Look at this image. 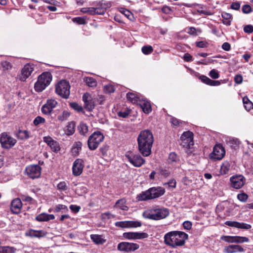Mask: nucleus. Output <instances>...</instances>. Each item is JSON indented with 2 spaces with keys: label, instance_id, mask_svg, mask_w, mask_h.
<instances>
[{
  "label": "nucleus",
  "instance_id": "f257e3e1",
  "mask_svg": "<svg viewBox=\"0 0 253 253\" xmlns=\"http://www.w3.org/2000/svg\"><path fill=\"white\" fill-rule=\"evenodd\" d=\"M154 140L153 134L151 130L144 129L140 132L137 138L138 149L143 156L150 155Z\"/></svg>",
  "mask_w": 253,
  "mask_h": 253
},
{
  "label": "nucleus",
  "instance_id": "f03ea898",
  "mask_svg": "<svg viewBox=\"0 0 253 253\" xmlns=\"http://www.w3.org/2000/svg\"><path fill=\"white\" fill-rule=\"evenodd\" d=\"M188 237V235L182 231H170L165 235L164 242L167 245L176 248L183 246Z\"/></svg>",
  "mask_w": 253,
  "mask_h": 253
},
{
  "label": "nucleus",
  "instance_id": "7ed1b4c3",
  "mask_svg": "<svg viewBox=\"0 0 253 253\" xmlns=\"http://www.w3.org/2000/svg\"><path fill=\"white\" fill-rule=\"evenodd\" d=\"M165 193V190L162 187H154L148 190L142 192L137 195V199L139 201H147L160 197Z\"/></svg>",
  "mask_w": 253,
  "mask_h": 253
},
{
  "label": "nucleus",
  "instance_id": "20e7f679",
  "mask_svg": "<svg viewBox=\"0 0 253 253\" xmlns=\"http://www.w3.org/2000/svg\"><path fill=\"white\" fill-rule=\"evenodd\" d=\"M169 215V211L165 208H152L145 211L143 216L148 219L158 220L166 218Z\"/></svg>",
  "mask_w": 253,
  "mask_h": 253
},
{
  "label": "nucleus",
  "instance_id": "39448f33",
  "mask_svg": "<svg viewBox=\"0 0 253 253\" xmlns=\"http://www.w3.org/2000/svg\"><path fill=\"white\" fill-rule=\"evenodd\" d=\"M52 81L51 74L44 72L41 75L35 84V89L38 92H41L48 86Z\"/></svg>",
  "mask_w": 253,
  "mask_h": 253
},
{
  "label": "nucleus",
  "instance_id": "423d86ee",
  "mask_svg": "<svg viewBox=\"0 0 253 253\" xmlns=\"http://www.w3.org/2000/svg\"><path fill=\"white\" fill-rule=\"evenodd\" d=\"M104 138L103 134L99 131L93 133L88 139L87 143L89 148L91 150L96 149L99 144L103 141Z\"/></svg>",
  "mask_w": 253,
  "mask_h": 253
},
{
  "label": "nucleus",
  "instance_id": "0eeeda50",
  "mask_svg": "<svg viewBox=\"0 0 253 253\" xmlns=\"http://www.w3.org/2000/svg\"><path fill=\"white\" fill-rule=\"evenodd\" d=\"M70 86L68 82L63 80L59 82L55 87L56 93L64 98H68Z\"/></svg>",
  "mask_w": 253,
  "mask_h": 253
},
{
  "label": "nucleus",
  "instance_id": "6e6552de",
  "mask_svg": "<svg viewBox=\"0 0 253 253\" xmlns=\"http://www.w3.org/2000/svg\"><path fill=\"white\" fill-rule=\"evenodd\" d=\"M179 144L183 148H190L194 145L193 133L190 131L184 132L180 137Z\"/></svg>",
  "mask_w": 253,
  "mask_h": 253
},
{
  "label": "nucleus",
  "instance_id": "1a4fd4ad",
  "mask_svg": "<svg viewBox=\"0 0 253 253\" xmlns=\"http://www.w3.org/2000/svg\"><path fill=\"white\" fill-rule=\"evenodd\" d=\"M0 142L1 147L4 149H10L16 143V140L6 132H3L0 136Z\"/></svg>",
  "mask_w": 253,
  "mask_h": 253
},
{
  "label": "nucleus",
  "instance_id": "9d476101",
  "mask_svg": "<svg viewBox=\"0 0 253 253\" xmlns=\"http://www.w3.org/2000/svg\"><path fill=\"white\" fill-rule=\"evenodd\" d=\"M225 151L222 145L218 144L214 146L213 151L210 155V158L214 160H220L224 156Z\"/></svg>",
  "mask_w": 253,
  "mask_h": 253
},
{
  "label": "nucleus",
  "instance_id": "9b49d317",
  "mask_svg": "<svg viewBox=\"0 0 253 253\" xmlns=\"http://www.w3.org/2000/svg\"><path fill=\"white\" fill-rule=\"evenodd\" d=\"M139 248V245L136 243L122 242L118 245L117 249L123 252H134Z\"/></svg>",
  "mask_w": 253,
  "mask_h": 253
},
{
  "label": "nucleus",
  "instance_id": "f8f14e48",
  "mask_svg": "<svg viewBox=\"0 0 253 253\" xmlns=\"http://www.w3.org/2000/svg\"><path fill=\"white\" fill-rule=\"evenodd\" d=\"M231 186L234 189L241 188L246 182V178L242 175H234L230 178Z\"/></svg>",
  "mask_w": 253,
  "mask_h": 253
},
{
  "label": "nucleus",
  "instance_id": "ddd939ff",
  "mask_svg": "<svg viewBox=\"0 0 253 253\" xmlns=\"http://www.w3.org/2000/svg\"><path fill=\"white\" fill-rule=\"evenodd\" d=\"M25 171L27 174L32 179L39 177L41 174V168L38 165L29 166L26 167Z\"/></svg>",
  "mask_w": 253,
  "mask_h": 253
},
{
  "label": "nucleus",
  "instance_id": "4468645a",
  "mask_svg": "<svg viewBox=\"0 0 253 253\" xmlns=\"http://www.w3.org/2000/svg\"><path fill=\"white\" fill-rule=\"evenodd\" d=\"M127 160L135 167H140L145 163V160L139 154L126 155Z\"/></svg>",
  "mask_w": 253,
  "mask_h": 253
},
{
  "label": "nucleus",
  "instance_id": "2eb2a0df",
  "mask_svg": "<svg viewBox=\"0 0 253 253\" xmlns=\"http://www.w3.org/2000/svg\"><path fill=\"white\" fill-rule=\"evenodd\" d=\"M34 70V66L33 65L29 64L25 65L21 70V74L19 76V80L21 81L25 82Z\"/></svg>",
  "mask_w": 253,
  "mask_h": 253
},
{
  "label": "nucleus",
  "instance_id": "dca6fc26",
  "mask_svg": "<svg viewBox=\"0 0 253 253\" xmlns=\"http://www.w3.org/2000/svg\"><path fill=\"white\" fill-rule=\"evenodd\" d=\"M57 102L53 99H49L46 101L42 108V112L45 115L49 114L52 111L53 109L56 107Z\"/></svg>",
  "mask_w": 253,
  "mask_h": 253
},
{
  "label": "nucleus",
  "instance_id": "f3484780",
  "mask_svg": "<svg viewBox=\"0 0 253 253\" xmlns=\"http://www.w3.org/2000/svg\"><path fill=\"white\" fill-rule=\"evenodd\" d=\"M84 167L83 160L81 159H76L73 163L72 167L73 175L75 176L81 175L83 172Z\"/></svg>",
  "mask_w": 253,
  "mask_h": 253
},
{
  "label": "nucleus",
  "instance_id": "a211bd4d",
  "mask_svg": "<svg viewBox=\"0 0 253 253\" xmlns=\"http://www.w3.org/2000/svg\"><path fill=\"white\" fill-rule=\"evenodd\" d=\"M43 140L50 147L53 152L57 153L60 151V147L58 142L55 141L51 137L49 136H44L43 138Z\"/></svg>",
  "mask_w": 253,
  "mask_h": 253
},
{
  "label": "nucleus",
  "instance_id": "6ab92c4d",
  "mask_svg": "<svg viewBox=\"0 0 253 253\" xmlns=\"http://www.w3.org/2000/svg\"><path fill=\"white\" fill-rule=\"evenodd\" d=\"M123 236L127 239H142L148 237V235L146 233L142 232H126L123 234Z\"/></svg>",
  "mask_w": 253,
  "mask_h": 253
},
{
  "label": "nucleus",
  "instance_id": "aec40b11",
  "mask_svg": "<svg viewBox=\"0 0 253 253\" xmlns=\"http://www.w3.org/2000/svg\"><path fill=\"white\" fill-rule=\"evenodd\" d=\"M225 224L230 227H235L238 229L249 230L252 228L251 225L244 222L237 221H226Z\"/></svg>",
  "mask_w": 253,
  "mask_h": 253
},
{
  "label": "nucleus",
  "instance_id": "412c9836",
  "mask_svg": "<svg viewBox=\"0 0 253 253\" xmlns=\"http://www.w3.org/2000/svg\"><path fill=\"white\" fill-rule=\"evenodd\" d=\"M22 207V203L21 200L19 198H16L12 201L10 209L14 214H18L20 212Z\"/></svg>",
  "mask_w": 253,
  "mask_h": 253
},
{
  "label": "nucleus",
  "instance_id": "4be33fe9",
  "mask_svg": "<svg viewBox=\"0 0 253 253\" xmlns=\"http://www.w3.org/2000/svg\"><path fill=\"white\" fill-rule=\"evenodd\" d=\"M245 249L238 245H231L225 247L223 252L225 253H235L237 252H244Z\"/></svg>",
  "mask_w": 253,
  "mask_h": 253
},
{
  "label": "nucleus",
  "instance_id": "5701e85b",
  "mask_svg": "<svg viewBox=\"0 0 253 253\" xmlns=\"http://www.w3.org/2000/svg\"><path fill=\"white\" fill-rule=\"evenodd\" d=\"M138 105L145 114H149L152 111L151 106L150 102L146 100L143 97H142V99L138 103Z\"/></svg>",
  "mask_w": 253,
  "mask_h": 253
},
{
  "label": "nucleus",
  "instance_id": "b1692460",
  "mask_svg": "<svg viewBox=\"0 0 253 253\" xmlns=\"http://www.w3.org/2000/svg\"><path fill=\"white\" fill-rule=\"evenodd\" d=\"M126 97L127 100L132 103L138 104L143 96L139 94L128 92L126 94Z\"/></svg>",
  "mask_w": 253,
  "mask_h": 253
},
{
  "label": "nucleus",
  "instance_id": "393cba45",
  "mask_svg": "<svg viewBox=\"0 0 253 253\" xmlns=\"http://www.w3.org/2000/svg\"><path fill=\"white\" fill-rule=\"evenodd\" d=\"M55 218V216L53 214H49L46 213H42L36 217V220L40 221H48L50 220H53Z\"/></svg>",
  "mask_w": 253,
  "mask_h": 253
},
{
  "label": "nucleus",
  "instance_id": "a878e982",
  "mask_svg": "<svg viewBox=\"0 0 253 253\" xmlns=\"http://www.w3.org/2000/svg\"><path fill=\"white\" fill-rule=\"evenodd\" d=\"M27 235L31 237L41 238L45 236L46 233L43 230H30Z\"/></svg>",
  "mask_w": 253,
  "mask_h": 253
},
{
  "label": "nucleus",
  "instance_id": "bb28decb",
  "mask_svg": "<svg viewBox=\"0 0 253 253\" xmlns=\"http://www.w3.org/2000/svg\"><path fill=\"white\" fill-rule=\"evenodd\" d=\"M226 142L227 143H228L231 147L233 148H236L240 144V141L239 140V139L234 137H227L226 138Z\"/></svg>",
  "mask_w": 253,
  "mask_h": 253
},
{
  "label": "nucleus",
  "instance_id": "cd10ccee",
  "mask_svg": "<svg viewBox=\"0 0 253 253\" xmlns=\"http://www.w3.org/2000/svg\"><path fill=\"white\" fill-rule=\"evenodd\" d=\"M230 168V165L227 161H224L220 167V173L222 175L226 174L228 173Z\"/></svg>",
  "mask_w": 253,
  "mask_h": 253
},
{
  "label": "nucleus",
  "instance_id": "c85d7f7f",
  "mask_svg": "<svg viewBox=\"0 0 253 253\" xmlns=\"http://www.w3.org/2000/svg\"><path fill=\"white\" fill-rule=\"evenodd\" d=\"M82 144L81 142H76L72 147L71 152L73 155L77 156L82 149Z\"/></svg>",
  "mask_w": 253,
  "mask_h": 253
},
{
  "label": "nucleus",
  "instance_id": "c756f323",
  "mask_svg": "<svg viewBox=\"0 0 253 253\" xmlns=\"http://www.w3.org/2000/svg\"><path fill=\"white\" fill-rule=\"evenodd\" d=\"M90 238L96 244H103L105 242V240L101 235H91Z\"/></svg>",
  "mask_w": 253,
  "mask_h": 253
},
{
  "label": "nucleus",
  "instance_id": "7c9ffc66",
  "mask_svg": "<svg viewBox=\"0 0 253 253\" xmlns=\"http://www.w3.org/2000/svg\"><path fill=\"white\" fill-rule=\"evenodd\" d=\"M87 189L85 186L82 184L77 186L75 189V192L79 196H83L87 193Z\"/></svg>",
  "mask_w": 253,
  "mask_h": 253
},
{
  "label": "nucleus",
  "instance_id": "2f4dec72",
  "mask_svg": "<svg viewBox=\"0 0 253 253\" xmlns=\"http://www.w3.org/2000/svg\"><path fill=\"white\" fill-rule=\"evenodd\" d=\"M126 201L124 199H120L117 201L115 206L123 211H127L128 209L127 206L126 205Z\"/></svg>",
  "mask_w": 253,
  "mask_h": 253
},
{
  "label": "nucleus",
  "instance_id": "473e14b6",
  "mask_svg": "<svg viewBox=\"0 0 253 253\" xmlns=\"http://www.w3.org/2000/svg\"><path fill=\"white\" fill-rule=\"evenodd\" d=\"M16 249L10 246H0V253H15Z\"/></svg>",
  "mask_w": 253,
  "mask_h": 253
},
{
  "label": "nucleus",
  "instance_id": "72a5a7b5",
  "mask_svg": "<svg viewBox=\"0 0 253 253\" xmlns=\"http://www.w3.org/2000/svg\"><path fill=\"white\" fill-rule=\"evenodd\" d=\"M243 102L244 103L245 108L247 111H249L253 108V103L249 99V98L247 97H243Z\"/></svg>",
  "mask_w": 253,
  "mask_h": 253
},
{
  "label": "nucleus",
  "instance_id": "f704fd0d",
  "mask_svg": "<svg viewBox=\"0 0 253 253\" xmlns=\"http://www.w3.org/2000/svg\"><path fill=\"white\" fill-rule=\"evenodd\" d=\"M78 130L81 134L85 135L88 132V126L86 124L81 122L78 126Z\"/></svg>",
  "mask_w": 253,
  "mask_h": 253
},
{
  "label": "nucleus",
  "instance_id": "c9c22d12",
  "mask_svg": "<svg viewBox=\"0 0 253 253\" xmlns=\"http://www.w3.org/2000/svg\"><path fill=\"white\" fill-rule=\"evenodd\" d=\"M17 137L20 139H25L29 138V132L27 130H19L17 133Z\"/></svg>",
  "mask_w": 253,
  "mask_h": 253
},
{
  "label": "nucleus",
  "instance_id": "e433bc0d",
  "mask_svg": "<svg viewBox=\"0 0 253 253\" xmlns=\"http://www.w3.org/2000/svg\"><path fill=\"white\" fill-rule=\"evenodd\" d=\"M75 124L74 122H71L67 126L66 133L68 135H72L75 132Z\"/></svg>",
  "mask_w": 253,
  "mask_h": 253
},
{
  "label": "nucleus",
  "instance_id": "4c0bfd02",
  "mask_svg": "<svg viewBox=\"0 0 253 253\" xmlns=\"http://www.w3.org/2000/svg\"><path fill=\"white\" fill-rule=\"evenodd\" d=\"M57 189L61 191H65L68 189L67 182L66 181H61L57 185Z\"/></svg>",
  "mask_w": 253,
  "mask_h": 253
},
{
  "label": "nucleus",
  "instance_id": "58836bf2",
  "mask_svg": "<svg viewBox=\"0 0 253 253\" xmlns=\"http://www.w3.org/2000/svg\"><path fill=\"white\" fill-rule=\"evenodd\" d=\"M84 81L86 84L89 87H95L97 84L96 81L92 77L85 78Z\"/></svg>",
  "mask_w": 253,
  "mask_h": 253
},
{
  "label": "nucleus",
  "instance_id": "ea45409f",
  "mask_svg": "<svg viewBox=\"0 0 253 253\" xmlns=\"http://www.w3.org/2000/svg\"><path fill=\"white\" fill-rule=\"evenodd\" d=\"M1 66L5 72H9L12 68V65L7 61H3L1 63Z\"/></svg>",
  "mask_w": 253,
  "mask_h": 253
},
{
  "label": "nucleus",
  "instance_id": "a19ab883",
  "mask_svg": "<svg viewBox=\"0 0 253 253\" xmlns=\"http://www.w3.org/2000/svg\"><path fill=\"white\" fill-rule=\"evenodd\" d=\"M94 7H84L82 8L80 10L81 12L84 13H87L90 15H94L95 11Z\"/></svg>",
  "mask_w": 253,
  "mask_h": 253
},
{
  "label": "nucleus",
  "instance_id": "79ce46f5",
  "mask_svg": "<svg viewBox=\"0 0 253 253\" xmlns=\"http://www.w3.org/2000/svg\"><path fill=\"white\" fill-rule=\"evenodd\" d=\"M70 107L74 110L78 112H82L83 111V108L82 106L76 102H72L70 104Z\"/></svg>",
  "mask_w": 253,
  "mask_h": 253
},
{
  "label": "nucleus",
  "instance_id": "37998d69",
  "mask_svg": "<svg viewBox=\"0 0 253 253\" xmlns=\"http://www.w3.org/2000/svg\"><path fill=\"white\" fill-rule=\"evenodd\" d=\"M169 160L171 162H177L179 161V158L174 152H171L169 154Z\"/></svg>",
  "mask_w": 253,
  "mask_h": 253
},
{
  "label": "nucleus",
  "instance_id": "c03bdc74",
  "mask_svg": "<svg viewBox=\"0 0 253 253\" xmlns=\"http://www.w3.org/2000/svg\"><path fill=\"white\" fill-rule=\"evenodd\" d=\"M68 209L67 207L65 205H62V204H59V205H56L54 208V211L57 212H60V211H68Z\"/></svg>",
  "mask_w": 253,
  "mask_h": 253
},
{
  "label": "nucleus",
  "instance_id": "a18cd8bd",
  "mask_svg": "<svg viewBox=\"0 0 253 253\" xmlns=\"http://www.w3.org/2000/svg\"><path fill=\"white\" fill-rule=\"evenodd\" d=\"M235 240L234 241L235 243H243L244 242H249V239L246 237H241V236H235Z\"/></svg>",
  "mask_w": 253,
  "mask_h": 253
},
{
  "label": "nucleus",
  "instance_id": "49530a36",
  "mask_svg": "<svg viewBox=\"0 0 253 253\" xmlns=\"http://www.w3.org/2000/svg\"><path fill=\"white\" fill-rule=\"evenodd\" d=\"M104 90L105 92L107 93H110L114 92L115 91V87L110 84H108L105 85L104 87Z\"/></svg>",
  "mask_w": 253,
  "mask_h": 253
},
{
  "label": "nucleus",
  "instance_id": "de8ad7c7",
  "mask_svg": "<svg viewBox=\"0 0 253 253\" xmlns=\"http://www.w3.org/2000/svg\"><path fill=\"white\" fill-rule=\"evenodd\" d=\"M235 236H222L221 239L228 243H235Z\"/></svg>",
  "mask_w": 253,
  "mask_h": 253
},
{
  "label": "nucleus",
  "instance_id": "09e8293b",
  "mask_svg": "<svg viewBox=\"0 0 253 253\" xmlns=\"http://www.w3.org/2000/svg\"><path fill=\"white\" fill-rule=\"evenodd\" d=\"M153 50L151 45L144 46L142 47V51L144 54H150Z\"/></svg>",
  "mask_w": 253,
  "mask_h": 253
},
{
  "label": "nucleus",
  "instance_id": "8fccbe9b",
  "mask_svg": "<svg viewBox=\"0 0 253 253\" xmlns=\"http://www.w3.org/2000/svg\"><path fill=\"white\" fill-rule=\"evenodd\" d=\"M84 107L89 111L92 110L94 107V104L93 101H92L91 98L89 100V101H87L86 103H84Z\"/></svg>",
  "mask_w": 253,
  "mask_h": 253
},
{
  "label": "nucleus",
  "instance_id": "3c124183",
  "mask_svg": "<svg viewBox=\"0 0 253 253\" xmlns=\"http://www.w3.org/2000/svg\"><path fill=\"white\" fill-rule=\"evenodd\" d=\"M114 217H115V216L114 215L112 214L109 212H106L103 213L101 215V218L103 220L111 219V218H114Z\"/></svg>",
  "mask_w": 253,
  "mask_h": 253
},
{
  "label": "nucleus",
  "instance_id": "603ef678",
  "mask_svg": "<svg viewBox=\"0 0 253 253\" xmlns=\"http://www.w3.org/2000/svg\"><path fill=\"white\" fill-rule=\"evenodd\" d=\"M248 198V196L245 193H242L238 194L237 198L238 199L242 202H245L247 201Z\"/></svg>",
  "mask_w": 253,
  "mask_h": 253
},
{
  "label": "nucleus",
  "instance_id": "864d4df0",
  "mask_svg": "<svg viewBox=\"0 0 253 253\" xmlns=\"http://www.w3.org/2000/svg\"><path fill=\"white\" fill-rule=\"evenodd\" d=\"M141 226V223L137 221H128V227H137Z\"/></svg>",
  "mask_w": 253,
  "mask_h": 253
},
{
  "label": "nucleus",
  "instance_id": "5fc2aeb1",
  "mask_svg": "<svg viewBox=\"0 0 253 253\" xmlns=\"http://www.w3.org/2000/svg\"><path fill=\"white\" fill-rule=\"evenodd\" d=\"M209 76L214 79H218L219 77V73L215 69L211 70L209 73Z\"/></svg>",
  "mask_w": 253,
  "mask_h": 253
},
{
  "label": "nucleus",
  "instance_id": "6e6d98bb",
  "mask_svg": "<svg viewBox=\"0 0 253 253\" xmlns=\"http://www.w3.org/2000/svg\"><path fill=\"white\" fill-rule=\"evenodd\" d=\"M44 122H45V119L43 118H42L41 116H38L34 120V124L35 126H38L40 124L44 123Z\"/></svg>",
  "mask_w": 253,
  "mask_h": 253
},
{
  "label": "nucleus",
  "instance_id": "4d7b16f0",
  "mask_svg": "<svg viewBox=\"0 0 253 253\" xmlns=\"http://www.w3.org/2000/svg\"><path fill=\"white\" fill-rule=\"evenodd\" d=\"M70 116V113L67 111H63L62 115H59L58 118L59 120L63 121L66 120Z\"/></svg>",
  "mask_w": 253,
  "mask_h": 253
},
{
  "label": "nucleus",
  "instance_id": "13d9d810",
  "mask_svg": "<svg viewBox=\"0 0 253 253\" xmlns=\"http://www.w3.org/2000/svg\"><path fill=\"white\" fill-rule=\"evenodd\" d=\"M115 225L121 228L128 227V221H118L115 223Z\"/></svg>",
  "mask_w": 253,
  "mask_h": 253
},
{
  "label": "nucleus",
  "instance_id": "bf43d9fd",
  "mask_svg": "<svg viewBox=\"0 0 253 253\" xmlns=\"http://www.w3.org/2000/svg\"><path fill=\"white\" fill-rule=\"evenodd\" d=\"M168 185L169 188H174L176 187V182L175 179H171L168 182L165 183L164 185Z\"/></svg>",
  "mask_w": 253,
  "mask_h": 253
},
{
  "label": "nucleus",
  "instance_id": "052dcab7",
  "mask_svg": "<svg viewBox=\"0 0 253 253\" xmlns=\"http://www.w3.org/2000/svg\"><path fill=\"white\" fill-rule=\"evenodd\" d=\"M120 12L124 14L127 18L130 19L131 17L132 16V13L130 12V11L124 9V8H121L120 10Z\"/></svg>",
  "mask_w": 253,
  "mask_h": 253
},
{
  "label": "nucleus",
  "instance_id": "680f3d73",
  "mask_svg": "<svg viewBox=\"0 0 253 253\" xmlns=\"http://www.w3.org/2000/svg\"><path fill=\"white\" fill-rule=\"evenodd\" d=\"M73 21L74 22L77 23L79 24H85V19L84 18L81 17L74 18L73 19Z\"/></svg>",
  "mask_w": 253,
  "mask_h": 253
},
{
  "label": "nucleus",
  "instance_id": "e2e57ef3",
  "mask_svg": "<svg viewBox=\"0 0 253 253\" xmlns=\"http://www.w3.org/2000/svg\"><path fill=\"white\" fill-rule=\"evenodd\" d=\"M94 14L103 15L106 11V9L102 7L95 8Z\"/></svg>",
  "mask_w": 253,
  "mask_h": 253
},
{
  "label": "nucleus",
  "instance_id": "0e129e2a",
  "mask_svg": "<svg viewBox=\"0 0 253 253\" xmlns=\"http://www.w3.org/2000/svg\"><path fill=\"white\" fill-rule=\"evenodd\" d=\"M242 11L244 13H249L252 11L251 7L248 4L244 5L242 7Z\"/></svg>",
  "mask_w": 253,
  "mask_h": 253
},
{
  "label": "nucleus",
  "instance_id": "69168bd1",
  "mask_svg": "<svg viewBox=\"0 0 253 253\" xmlns=\"http://www.w3.org/2000/svg\"><path fill=\"white\" fill-rule=\"evenodd\" d=\"M200 79L204 83L209 85L211 79L207 76L202 75L200 77Z\"/></svg>",
  "mask_w": 253,
  "mask_h": 253
},
{
  "label": "nucleus",
  "instance_id": "338daca9",
  "mask_svg": "<svg viewBox=\"0 0 253 253\" xmlns=\"http://www.w3.org/2000/svg\"><path fill=\"white\" fill-rule=\"evenodd\" d=\"M244 31L247 33H251L253 32V26L251 25H248L244 27Z\"/></svg>",
  "mask_w": 253,
  "mask_h": 253
},
{
  "label": "nucleus",
  "instance_id": "774afa93",
  "mask_svg": "<svg viewBox=\"0 0 253 253\" xmlns=\"http://www.w3.org/2000/svg\"><path fill=\"white\" fill-rule=\"evenodd\" d=\"M183 228L186 230H189L192 227V223L189 221H185L183 223Z\"/></svg>",
  "mask_w": 253,
  "mask_h": 253
}]
</instances>
